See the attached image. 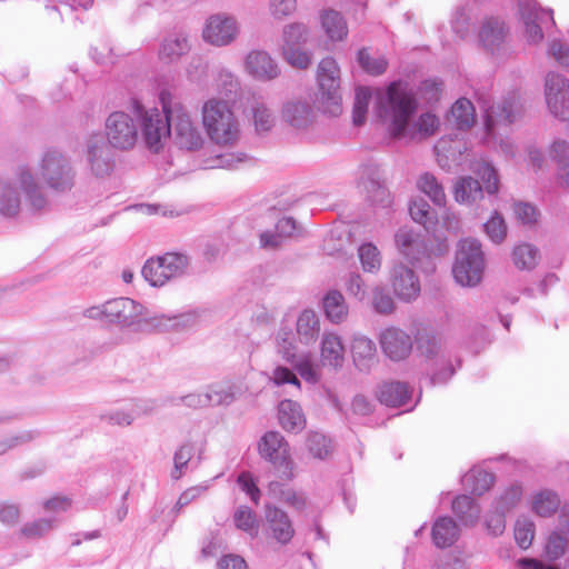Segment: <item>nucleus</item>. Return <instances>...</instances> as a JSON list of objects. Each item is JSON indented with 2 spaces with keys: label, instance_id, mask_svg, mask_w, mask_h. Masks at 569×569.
Instances as JSON below:
<instances>
[{
  "label": "nucleus",
  "instance_id": "nucleus-1",
  "mask_svg": "<svg viewBox=\"0 0 569 569\" xmlns=\"http://www.w3.org/2000/svg\"><path fill=\"white\" fill-rule=\"evenodd\" d=\"M417 109L416 94L406 83L392 82L377 94V114L388 124V130L395 139H416L410 120Z\"/></svg>",
  "mask_w": 569,
  "mask_h": 569
},
{
  "label": "nucleus",
  "instance_id": "nucleus-2",
  "mask_svg": "<svg viewBox=\"0 0 569 569\" xmlns=\"http://www.w3.org/2000/svg\"><path fill=\"white\" fill-rule=\"evenodd\" d=\"M22 193L32 211L49 209V198L34 173L27 167H20L12 177L0 179V216L18 217L22 208Z\"/></svg>",
  "mask_w": 569,
  "mask_h": 569
},
{
  "label": "nucleus",
  "instance_id": "nucleus-3",
  "mask_svg": "<svg viewBox=\"0 0 569 569\" xmlns=\"http://www.w3.org/2000/svg\"><path fill=\"white\" fill-rule=\"evenodd\" d=\"M201 121L211 142L219 147H234L240 140V122L230 103L210 98L201 107Z\"/></svg>",
  "mask_w": 569,
  "mask_h": 569
},
{
  "label": "nucleus",
  "instance_id": "nucleus-4",
  "mask_svg": "<svg viewBox=\"0 0 569 569\" xmlns=\"http://www.w3.org/2000/svg\"><path fill=\"white\" fill-rule=\"evenodd\" d=\"M168 94L161 93V103L163 109L169 112L170 131L173 143L182 150L198 151L206 140L193 122L190 112L179 101L167 98Z\"/></svg>",
  "mask_w": 569,
  "mask_h": 569
},
{
  "label": "nucleus",
  "instance_id": "nucleus-5",
  "mask_svg": "<svg viewBox=\"0 0 569 569\" xmlns=\"http://www.w3.org/2000/svg\"><path fill=\"white\" fill-rule=\"evenodd\" d=\"M38 174L46 187L58 194L69 193L77 179L71 158L56 149L43 153L38 164Z\"/></svg>",
  "mask_w": 569,
  "mask_h": 569
},
{
  "label": "nucleus",
  "instance_id": "nucleus-6",
  "mask_svg": "<svg viewBox=\"0 0 569 569\" xmlns=\"http://www.w3.org/2000/svg\"><path fill=\"white\" fill-rule=\"evenodd\" d=\"M133 111L140 121L141 134L147 149L158 153L171 136L169 112L162 108H144L139 101H133Z\"/></svg>",
  "mask_w": 569,
  "mask_h": 569
},
{
  "label": "nucleus",
  "instance_id": "nucleus-7",
  "mask_svg": "<svg viewBox=\"0 0 569 569\" xmlns=\"http://www.w3.org/2000/svg\"><path fill=\"white\" fill-rule=\"evenodd\" d=\"M108 322L120 328H129L133 331L151 330L154 322V313L144 306L130 298H114L108 300Z\"/></svg>",
  "mask_w": 569,
  "mask_h": 569
},
{
  "label": "nucleus",
  "instance_id": "nucleus-8",
  "mask_svg": "<svg viewBox=\"0 0 569 569\" xmlns=\"http://www.w3.org/2000/svg\"><path fill=\"white\" fill-rule=\"evenodd\" d=\"M483 270L481 243L476 239L461 240L452 268L456 281L461 286L473 287L482 279Z\"/></svg>",
  "mask_w": 569,
  "mask_h": 569
},
{
  "label": "nucleus",
  "instance_id": "nucleus-9",
  "mask_svg": "<svg viewBox=\"0 0 569 569\" xmlns=\"http://www.w3.org/2000/svg\"><path fill=\"white\" fill-rule=\"evenodd\" d=\"M189 266V258L183 253L168 252L161 257L150 258L142 267L141 273L153 287H161L170 279L183 276Z\"/></svg>",
  "mask_w": 569,
  "mask_h": 569
},
{
  "label": "nucleus",
  "instance_id": "nucleus-10",
  "mask_svg": "<svg viewBox=\"0 0 569 569\" xmlns=\"http://www.w3.org/2000/svg\"><path fill=\"white\" fill-rule=\"evenodd\" d=\"M241 32L238 18L228 12L210 14L202 28V39L206 43L223 48L234 43Z\"/></svg>",
  "mask_w": 569,
  "mask_h": 569
},
{
  "label": "nucleus",
  "instance_id": "nucleus-11",
  "mask_svg": "<svg viewBox=\"0 0 569 569\" xmlns=\"http://www.w3.org/2000/svg\"><path fill=\"white\" fill-rule=\"evenodd\" d=\"M104 131L107 143L118 150H130L138 141V127L126 112L114 111L106 119Z\"/></svg>",
  "mask_w": 569,
  "mask_h": 569
},
{
  "label": "nucleus",
  "instance_id": "nucleus-12",
  "mask_svg": "<svg viewBox=\"0 0 569 569\" xmlns=\"http://www.w3.org/2000/svg\"><path fill=\"white\" fill-rule=\"evenodd\" d=\"M318 82L322 99L328 102V111L332 116L341 112L340 69L336 60L331 57L323 58L318 66Z\"/></svg>",
  "mask_w": 569,
  "mask_h": 569
},
{
  "label": "nucleus",
  "instance_id": "nucleus-13",
  "mask_svg": "<svg viewBox=\"0 0 569 569\" xmlns=\"http://www.w3.org/2000/svg\"><path fill=\"white\" fill-rule=\"evenodd\" d=\"M522 113L520 98L509 94L501 102L491 106L486 113V136L488 139L497 140V127L513 123Z\"/></svg>",
  "mask_w": 569,
  "mask_h": 569
},
{
  "label": "nucleus",
  "instance_id": "nucleus-14",
  "mask_svg": "<svg viewBox=\"0 0 569 569\" xmlns=\"http://www.w3.org/2000/svg\"><path fill=\"white\" fill-rule=\"evenodd\" d=\"M86 158L91 173L97 178H104L113 170V156L101 133H92L87 139Z\"/></svg>",
  "mask_w": 569,
  "mask_h": 569
},
{
  "label": "nucleus",
  "instance_id": "nucleus-15",
  "mask_svg": "<svg viewBox=\"0 0 569 569\" xmlns=\"http://www.w3.org/2000/svg\"><path fill=\"white\" fill-rule=\"evenodd\" d=\"M545 96L549 111L560 120H569V82L556 72H549L545 81Z\"/></svg>",
  "mask_w": 569,
  "mask_h": 569
},
{
  "label": "nucleus",
  "instance_id": "nucleus-16",
  "mask_svg": "<svg viewBox=\"0 0 569 569\" xmlns=\"http://www.w3.org/2000/svg\"><path fill=\"white\" fill-rule=\"evenodd\" d=\"M519 11L525 24L527 41L537 44L543 40L542 24H555L552 11L541 9L536 0H518Z\"/></svg>",
  "mask_w": 569,
  "mask_h": 569
},
{
  "label": "nucleus",
  "instance_id": "nucleus-17",
  "mask_svg": "<svg viewBox=\"0 0 569 569\" xmlns=\"http://www.w3.org/2000/svg\"><path fill=\"white\" fill-rule=\"evenodd\" d=\"M389 281L395 295L405 302L415 301L421 291L416 272L402 262L395 263L389 273Z\"/></svg>",
  "mask_w": 569,
  "mask_h": 569
},
{
  "label": "nucleus",
  "instance_id": "nucleus-18",
  "mask_svg": "<svg viewBox=\"0 0 569 569\" xmlns=\"http://www.w3.org/2000/svg\"><path fill=\"white\" fill-rule=\"evenodd\" d=\"M382 352L393 361L406 359L412 350L411 337L400 328L389 327L379 335Z\"/></svg>",
  "mask_w": 569,
  "mask_h": 569
},
{
  "label": "nucleus",
  "instance_id": "nucleus-19",
  "mask_svg": "<svg viewBox=\"0 0 569 569\" xmlns=\"http://www.w3.org/2000/svg\"><path fill=\"white\" fill-rule=\"evenodd\" d=\"M244 70L259 81H270L280 74V68L276 61L262 50H252L246 56Z\"/></svg>",
  "mask_w": 569,
  "mask_h": 569
},
{
  "label": "nucleus",
  "instance_id": "nucleus-20",
  "mask_svg": "<svg viewBox=\"0 0 569 569\" xmlns=\"http://www.w3.org/2000/svg\"><path fill=\"white\" fill-rule=\"evenodd\" d=\"M204 317V311L194 309L179 315L167 316L163 313H154V322L152 329L186 331L199 326Z\"/></svg>",
  "mask_w": 569,
  "mask_h": 569
},
{
  "label": "nucleus",
  "instance_id": "nucleus-21",
  "mask_svg": "<svg viewBox=\"0 0 569 569\" xmlns=\"http://www.w3.org/2000/svg\"><path fill=\"white\" fill-rule=\"evenodd\" d=\"M260 458L274 468L284 465V437L276 430H269L258 441Z\"/></svg>",
  "mask_w": 569,
  "mask_h": 569
},
{
  "label": "nucleus",
  "instance_id": "nucleus-22",
  "mask_svg": "<svg viewBox=\"0 0 569 569\" xmlns=\"http://www.w3.org/2000/svg\"><path fill=\"white\" fill-rule=\"evenodd\" d=\"M351 356L360 371H369L377 362V347L372 339L363 335H355L351 340Z\"/></svg>",
  "mask_w": 569,
  "mask_h": 569
},
{
  "label": "nucleus",
  "instance_id": "nucleus-23",
  "mask_svg": "<svg viewBox=\"0 0 569 569\" xmlns=\"http://www.w3.org/2000/svg\"><path fill=\"white\" fill-rule=\"evenodd\" d=\"M190 49L188 36L183 32H176L163 38L158 56L163 63H173L187 54Z\"/></svg>",
  "mask_w": 569,
  "mask_h": 569
},
{
  "label": "nucleus",
  "instance_id": "nucleus-24",
  "mask_svg": "<svg viewBox=\"0 0 569 569\" xmlns=\"http://www.w3.org/2000/svg\"><path fill=\"white\" fill-rule=\"evenodd\" d=\"M395 240L399 251L411 262L419 261L427 252L423 239L408 228H400Z\"/></svg>",
  "mask_w": 569,
  "mask_h": 569
},
{
  "label": "nucleus",
  "instance_id": "nucleus-25",
  "mask_svg": "<svg viewBox=\"0 0 569 569\" xmlns=\"http://www.w3.org/2000/svg\"><path fill=\"white\" fill-rule=\"evenodd\" d=\"M320 356L323 366L341 368L345 360V347L341 338L333 332H325L321 339Z\"/></svg>",
  "mask_w": 569,
  "mask_h": 569
},
{
  "label": "nucleus",
  "instance_id": "nucleus-26",
  "mask_svg": "<svg viewBox=\"0 0 569 569\" xmlns=\"http://www.w3.org/2000/svg\"><path fill=\"white\" fill-rule=\"evenodd\" d=\"M296 333L300 343L310 346L316 342L320 333V319L311 309L300 312L296 322Z\"/></svg>",
  "mask_w": 569,
  "mask_h": 569
},
{
  "label": "nucleus",
  "instance_id": "nucleus-27",
  "mask_svg": "<svg viewBox=\"0 0 569 569\" xmlns=\"http://www.w3.org/2000/svg\"><path fill=\"white\" fill-rule=\"evenodd\" d=\"M460 530L456 521L450 517L438 518L431 530L432 541L438 548L452 546L459 538Z\"/></svg>",
  "mask_w": 569,
  "mask_h": 569
},
{
  "label": "nucleus",
  "instance_id": "nucleus-28",
  "mask_svg": "<svg viewBox=\"0 0 569 569\" xmlns=\"http://www.w3.org/2000/svg\"><path fill=\"white\" fill-rule=\"evenodd\" d=\"M506 38L503 21L498 18H488L482 22L479 31V40L482 46L493 52L499 49Z\"/></svg>",
  "mask_w": 569,
  "mask_h": 569
},
{
  "label": "nucleus",
  "instance_id": "nucleus-29",
  "mask_svg": "<svg viewBox=\"0 0 569 569\" xmlns=\"http://www.w3.org/2000/svg\"><path fill=\"white\" fill-rule=\"evenodd\" d=\"M453 196L458 203L471 206L482 199L483 189L477 179L466 176L456 181Z\"/></svg>",
  "mask_w": 569,
  "mask_h": 569
},
{
  "label": "nucleus",
  "instance_id": "nucleus-30",
  "mask_svg": "<svg viewBox=\"0 0 569 569\" xmlns=\"http://www.w3.org/2000/svg\"><path fill=\"white\" fill-rule=\"evenodd\" d=\"M411 396L409 386L405 382L391 381L380 386L378 399L389 407H400L408 402Z\"/></svg>",
  "mask_w": 569,
  "mask_h": 569
},
{
  "label": "nucleus",
  "instance_id": "nucleus-31",
  "mask_svg": "<svg viewBox=\"0 0 569 569\" xmlns=\"http://www.w3.org/2000/svg\"><path fill=\"white\" fill-rule=\"evenodd\" d=\"M321 26L332 41H342L348 36V26L342 14L333 9H326L320 14Z\"/></svg>",
  "mask_w": 569,
  "mask_h": 569
},
{
  "label": "nucleus",
  "instance_id": "nucleus-32",
  "mask_svg": "<svg viewBox=\"0 0 569 569\" xmlns=\"http://www.w3.org/2000/svg\"><path fill=\"white\" fill-rule=\"evenodd\" d=\"M361 183L368 193V198L373 203H380L383 207L389 204V192L380 182L378 172L375 168L367 167L363 170Z\"/></svg>",
  "mask_w": 569,
  "mask_h": 569
},
{
  "label": "nucleus",
  "instance_id": "nucleus-33",
  "mask_svg": "<svg viewBox=\"0 0 569 569\" xmlns=\"http://www.w3.org/2000/svg\"><path fill=\"white\" fill-rule=\"evenodd\" d=\"M322 308L327 319L332 323H341L348 317V306L338 290H331L323 297Z\"/></svg>",
  "mask_w": 569,
  "mask_h": 569
},
{
  "label": "nucleus",
  "instance_id": "nucleus-34",
  "mask_svg": "<svg viewBox=\"0 0 569 569\" xmlns=\"http://www.w3.org/2000/svg\"><path fill=\"white\" fill-rule=\"evenodd\" d=\"M305 445L309 455L318 460L328 459L335 449L332 439L316 430H310L308 432Z\"/></svg>",
  "mask_w": 569,
  "mask_h": 569
},
{
  "label": "nucleus",
  "instance_id": "nucleus-35",
  "mask_svg": "<svg viewBox=\"0 0 569 569\" xmlns=\"http://www.w3.org/2000/svg\"><path fill=\"white\" fill-rule=\"evenodd\" d=\"M559 496L549 489L541 490L532 497L531 509L542 518L553 516L560 507Z\"/></svg>",
  "mask_w": 569,
  "mask_h": 569
},
{
  "label": "nucleus",
  "instance_id": "nucleus-36",
  "mask_svg": "<svg viewBox=\"0 0 569 569\" xmlns=\"http://www.w3.org/2000/svg\"><path fill=\"white\" fill-rule=\"evenodd\" d=\"M452 511L466 526L476 525L480 516L479 506L467 495L458 496L452 501Z\"/></svg>",
  "mask_w": 569,
  "mask_h": 569
},
{
  "label": "nucleus",
  "instance_id": "nucleus-37",
  "mask_svg": "<svg viewBox=\"0 0 569 569\" xmlns=\"http://www.w3.org/2000/svg\"><path fill=\"white\" fill-rule=\"evenodd\" d=\"M209 406H229L236 400V387L230 382H217L207 389Z\"/></svg>",
  "mask_w": 569,
  "mask_h": 569
},
{
  "label": "nucleus",
  "instance_id": "nucleus-38",
  "mask_svg": "<svg viewBox=\"0 0 569 569\" xmlns=\"http://www.w3.org/2000/svg\"><path fill=\"white\" fill-rule=\"evenodd\" d=\"M550 156L558 163L560 183L569 187V143L565 140H556L551 146Z\"/></svg>",
  "mask_w": 569,
  "mask_h": 569
},
{
  "label": "nucleus",
  "instance_id": "nucleus-39",
  "mask_svg": "<svg viewBox=\"0 0 569 569\" xmlns=\"http://www.w3.org/2000/svg\"><path fill=\"white\" fill-rule=\"evenodd\" d=\"M539 250L530 243H521L512 251V261L518 269L532 270L539 261Z\"/></svg>",
  "mask_w": 569,
  "mask_h": 569
},
{
  "label": "nucleus",
  "instance_id": "nucleus-40",
  "mask_svg": "<svg viewBox=\"0 0 569 569\" xmlns=\"http://www.w3.org/2000/svg\"><path fill=\"white\" fill-rule=\"evenodd\" d=\"M273 228L263 230L259 236L260 247L264 250H277L284 242V218L276 217Z\"/></svg>",
  "mask_w": 569,
  "mask_h": 569
},
{
  "label": "nucleus",
  "instance_id": "nucleus-41",
  "mask_svg": "<svg viewBox=\"0 0 569 569\" xmlns=\"http://www.w3.org/2000/svg\"><path fill=\"white\" fill-rule=\"evenodd\" d=\"M451 117L458 129H469L475 123L473 104L466 98L458 99L451 108Z\"/></svg>",
  "mask_w": 569,
  "mask_h": 569
},
{
  "label": "nucleus",
  "instance_id": "nucleus-42",
  "mask_svg": "<svg viewBox=\"0 0 569 569\" xmlns=\"http://www.w3.org/2000/svg\"><path fill=\"white\" fill-rule=\"evenodd\" d=\"M462 481L472 493L481 496L493 486L495 475L486 470H471L463 476Z\"/></svg>",
  "mask_w": 569,
  "mask_h": 569
},
{
  "label": "nucleus",
  "instance_id": "nucleus-43",
  "mask_svg": "<svg viewBox=\"0 0 569 569\" xmlns=\"http://www.w3.org/2000/svg\"><path fill=\"white\" fill-rule=\"evenodd\" d=\"M417 186L419 190L427 194L435 204L439 207L445 206V190L433 174L428 172L423 173L420 176Z\"/></svg>",
  "mask_w": 569,
  "mask_h": 569
},
{
  "label": "nucleus",
  "instance_id": "nucleus-44",
  "mask_svg": "<svg viewBox=\"0 0 569 569\" xmlns=\"http://www.w3.org/2000/svg\"><path fill=\"white\" fill-rule=\"evenodd\" d=\"M57 527L56 518H41L30 522H26L20 533L22 537L29 540H36L44 537Z\"/></svg>",
  "mask_w": 569,
  "mask_h": 569
},
{
  "label": "nucleus",
  "instance_id": "nucleus-45",
  "mask_svg": "<svg viewBox=\"0 0 569 569\" xmlns=\"http://www.w3.org/2000/svg\"><path fill=\"white\" fill-rule=\"evenodd\" d=\"M266 521L272 537L280 543L284 542V511L271 501L266 505Z\"/></svg>",
  "mask_w": 569,
  "mask_h": 569
},
{
  "label": "nucleus",
  "instance_id": "nucleus-46",
  "mask_svg": "<svg viewBox=\"0 0 569 569\" xmlns=\"http://www.w3.org/2000/svg\"><path fill=\"white\" fill-rule=\"evenodd\" d=\"M287 362L308 382L316 383L319 380L318 371L309 355L297 357L287 351Z\"/></svg>",
  "mask_w": 569,
  "mask_h": 569
},
{
  "label": "nucleus",
  "instance_id": "nucleus-47",
  "mask_svg": "<svg viewBox=\"0 0 569 569\" xmlns=\"http://www.w3.org/2000/svg\"><path fill=\"white\" fill-rule=\"evenodd\" d=\"M472 171L483 181L488 194H496L499 191V176L491 163L487 161L477 162L472 167Z\"/></svg>",
  "mask_w": 569,
  "mask_h": 569
},
{
  "label": "nucleus",
  "instance_id": "nucleus-48",
  "mask_svg": "<svg viewBox=\"0 0 569 569\" xmlns=\"http://www.w3.org/2000/svg\"><path fill=\"white\" fill-rule=\"evenodd\" d=\"M358 256L366 272H377L381 267V256L378 248L368 242L363 243L358 249Z\"/></svg>",
  "mask_w": 569,
  "mask_h": 569
},
{
  "label": "nucleus",
  "instance_id": "nucleus-49",
  "mask_svg": "<svg viewBox=\"0 0 569 569\" xmlns=\"http://www.w3.org/2000/svg\"><path fill=\"white\" fill-rule=\"evenodd\" d=\"M371 306L381 316H390L396 310V303L391 295L382 287L372 289Z\"/></svg>",
  "mask_w": 569,
  "mask_h": 569
},
{
  "label": "nucleus",
  "instance_id": "nucleus-50",
  "mask_svg": "<svg viewBox=\"0 0 569 569\" xmlns=\"http://www.w3.org/2000/svg\"><path fill=\"white\" fill-rule=\"evenodd\" d=\"M522 497V487L520 485H511L508 487L492 503V508L507 513L511 511Z\"/></svg>",
  "mask_w": 569,
  "mask_h": 569
},
{
  "label": "nucleus",
  "instance_id": "nucleus-51",
  "mask_svg": "<svg viewBox=\"0 0 569 569\" xmlns=\"http://www.w3.org/2000/svg\"><path fill=\"white\" fill-rule=\"evenodd\" d=\"M357 60L359 66L371 76L382 74L388 67V61L385 57L372 58L365 48L359 50Z\"/></svg>",
  "mask_w": 569,
  "mask_h": 569
},
{
  "label": "nucleus",
  "instance_id": "nucleus-52",
  "mask_svg": "<svg viewBox=\"0 0 569 569\" xmlns=\"http://www.w3.org/2000/svg\"><path fill=\"white\" fill-rule=\"evenodd\" d=\"M233 520L238 529L248 532L252 537L257 536L258 525L256 513L249 507H238L234 511Z\"/></svg>",
  "mask_w": 569,
  "mask_h": 569
},
{
  "label": "nucleus",
  "instance_id": "nucleus-53",
  "mask_svg": "<svg viewBox=\"0 0 569 569\" xmlns=\"http://www.w3.org/2000/svg\"><path fill=\"white\" fill-rule=\"evenodd\" d=\"M371 100V91L369 88L359 87L356 89L352 119L356 126L365 122L369 102Z\"/></svg>",
  "mask_w": 569,
  "mask_h": 569
},
{
  "label": "nucleus",
  "instance_id": "nucleus-54",
  "mask_svg": "<svg viewBox=\"0 0 569 569\" xmlns=\"http://www.w3.org/2000/svg\"><path fill=\"white\" fill-rule=\"evenodd\" d=\"M307 426V419L301 406L292 400L287 399V432L298 433Z\"/></svg>",
  "mask_w": 569,
  "mask_h": 569
},
{
  "label": "nucleus",
  "instance_id": "nucleus-55",
  "mask_svg": "<svg viewBox=\"0 0 569 569\" xmlns=\"http://www.w3.org/2000/svg\"><path fill=\"white\" fill-rule=\"evenodd\" d=\"M417 349L423 357L433 359L442 349L441 338L430 332L421 333L417 338Z\"/></svg>",
  "mask_w": 569,
  "mask_h": 569
},
{
  "label": "nucleus",
  "instance_id": "nucleus-56",
  "mask_svg": "<svg viewBox=\"0 0 569 569\" xmlns=\"http://www.w3.org/2000/svg\"><path fill=\"white\" fill-rule=\"evenodd\" d=\"M536 526L533 521L521 518L515 525V540L521 549H528L535 538Z\"/></svg>",
  "mask_w": 569,
  "mask_h": 569
},
{
  "label": "nucleus",
  "instance_id": "nucleus-57",
  "mask_svg": "<svg viewBox=\"0 0 569 569\" xmlns=\"http://www.w3.org/2000/svg\"><path fill=\"white\" fill-rule=\"evenodd\" d=\"M409 212L411 218L428 229V224L433 222L435 216L430 209L429 203L422 199L417 198L410 202Z\"/></svg>",
  "mask_w": 569,
  "mask_h": 569
},
{
  "label": "nucleus",
  "instance_id": "nucleus-58",
  "mask_svg": "<svg viewBox=\"0 0 569 569\" xmlns=\"http://www.w3.org/2000/svg\"><path fill=\"white\" fill-rule=\"evenodd\" d=\"M439 124V119L430 112L422 113L415 122L410 121V127L415 128L416 138H427L435 134Z\"/></svg>",
  "mask_w": 569,
  "mask_h": 569
},
{
  "label": "nucleus",
  "instance_id": "nucleus-59",
  "mask_svg": "<svg viewBox=\"0 0 569 569\" xmlns=\"http://www.w3.org/2000/svg\"><path fill=\"white\" fill-rule=\"evenodd\" d=\"M485 231L495 243H501L507 236V224L501 214L493 212L491 218L483 224Z\"/></svg>",
  "mask_w": 569,
  "mask_h": 569
},
{
  "label": "nucleus",
  "instance_id": "nucleus-60",
  "mask_svg": "<svg viewBox=\"0 0 569 569\" xmlns=\"http://www.w3.org/2000/svg\"><path fill=\"white\" fill-rule=\"evenodd\" d=\"M568 539L558 531H552L546 542V555L550 560L561 558L567 550Z\"/></svg>",
  "mask_w": 569,
  "mask_h": 569
},
{
  "label": "nucleus",
  "instance_id": "nucleus-61",
  "mask_svg": "<svg viewBox=\"0 0 569 569\" xmlns=\"http://www.w3.org/2000/svg\"><path fill=\"white\" fill-rule=\"evenodd\" d=\"M194 452V448L191 443L187 442L181 445L173 455V463L174 468L171 472V477L173 479L181 478L183 473V469L187 467L188 462L191 460Z\"/></svg>",
  "mask_w": 569,
  "mask_h": 569
},
{
  "label": "nucleus",
  "instance_id": "nucleus-62",
  "mask_svg": "<svg viewBox=\"0 0 569 569\" xmlns=\"http://www.w3.org/2000/svg\"><path fill=\"white\" fill-rule=\"evenodd\" d=\"M100 420L109 426L128 427L134 421V415L121 409H111L103 411Z\"/></svg>",
  "mask_w": 569,
  "mask_h": 569
},
{
  "label": "nucleus",
  "instance_id": "nucleus-63",
  "mask_svg": "<svg viewBox=\"0 0 569 569\" xmlns=\"http://www.w3.org/2000/svg\"><path fill=\"white\" fill-rule=\"evenodd\" d=\"M311 108L308 103L297 102L287 108V113L290 114V124L296 128L306 127L309 120Z\"/></svg>",
  "mask_w": 569,
  "mask_h": 569
},
{
  "label": "nucleus",
  "instance_id": "nucleus-64",
  "mask_svg": "<svg viewBox=\"0 0 569 569\" xmlns=\"http://www.w3.org/2000/svg\"><path fill=\"white\" fill-rule=\"evenodd\" d=\"M217 86L223 94L230 96L238 91L240 82L237 76L230 70L220 69L217 73Z\"/></svg>",
  "mask_w": 569,
  "mask_h": 569
}]
</instances>
